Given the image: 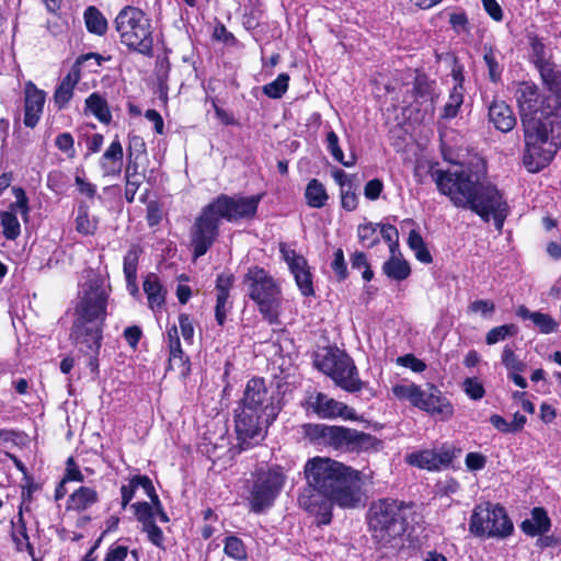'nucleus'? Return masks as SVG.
Returning <instances> with one entry per match:
<instances>
[{"mask_svg": "<svg viewBox=\"0 0 561 561\" xmlns=\"http://www.w3.org/2000/svg\"><path fill=\"white\" fill-rule=\"evenodd\" d=\"M416 408L442 421L448 420L454 413L450 402L434 386H427L422 390V397Z\"/></svg>", "mask_w": 561, "mask_h": 561, "instance_id": "16", "label": "nucleus"}, {"mask_svg": "<svg viewBox=\"0 0 561 561\" xmlns=\"http://www.w3.org/2000/svg\"><path fill=\"white\" fill-rule=\"evenodd\" d=\"M123 147L118 139L112 141L101 157L100 164L105 175H114L121 172L123 165Z\"/></svg>", "mask_w": 561, "mask_h": 561, "instance_id": "24", "label": "nucleus"}, {"mask_svg": "<svg viewBox=\"0 0 561 561\" xmlns=\"http://www.w3.org/2000/svg\"><path fill=\"white\" fill-rule=\"evenodd\" d=\"M397 364L402 367L410 368L412 371L422 373L425 370L426 365L412 354H407L397 358Z\"/></svg>", "mask_w": 561, "mask_h": 561, "instance_id": "57", "label": "nucleus"}, {"mask_svg": "<svg viewBox=\"0 0 561 561\" xmlns=\"http://www.w3.org/2000/svg\"><path fill=\"white\" fill-rule=\"evenodd\" d=\"M436 488L437 494L443 496H450L459 491L460 485L455 479L447 478L445 480L439 481Z\"/></svg>", "mask_w": 561, "mask_h": 561, "instance_id": "62", "label": "nucleus"}, {"mask_svg": "<svg viewBox=\"0 0 561 561\" xmlns=\"http://www.w3.org/2000/svg\"><path fill=\"white\" fill-rule=\"evenodd\" d=\"M533 323L543 334H549L558 329V323L547 313L536 311Z\"/></svg>", "mask_w": 561, "mask_h": 561, "instance_id": "49", "label": "nucleus"}, {"mask_svg": "<svg viewBox=\"0 0 561 561\" xmlns=\"http://www.w3.org/2000/svg\"><path fill=\"white\" fill-rule=\"evenodd\" d=\"M274 408L270 412L240 405L236 411V432L242 448L264 438L266 426L275 419Z\"/></svg>", "mask_w": 561, "mask_h": 561, "instance_id": "12", "label": "nucleus"}, {"mask_svg": "<svg viewBox=\"0 0 561 561\" xmlns=\"http://www.w3.org/2000/svg\"><path fill=\"white\" fill-rule=\"evenodd\" d=\"M382 272L388 278L402 282L410 276L411 267L400 251L390 252V257L382 264Z\"/></svg>", "mask_w": 561, "mask_h": 561, "instance_id": "25", "label": "nucleus"}, {"mask_svg": "<svg viewBox=\"0 0 561 561\" xmlns=\"http://www.w3.org/2000/svg\"><path fill=\"white\" fill-rule=\"evenodd\" d=\"M220 218L206 205L191 228V247L195 257L206 254L219 234Z\"/></svg>", "mask_w": 561, "mask_h": 561, "instance_id": "13", "label": "nucleus"}, {"mask_svg": "<svg viewBox=\"0 0 561 561\" xmlns=\"http://www.w3.org/2000/svg\"><path fill=\"white\" fill-rule=\"evenodd\" d=\"M142 530L147 534L150 542L160 547L163 542L162 530L156 525L154 520L142 525Z\"/></svg>", "mask_w": 561, "mask_h": 561, "instance_id": "61", "label": "nucleus"}, {"mask_svg": "<svg viewBox=\"0 0 561 561\" xmlns=\"http://www.w3.org/2000/svg\"><path fill=\"white\" fill-rule=\"evenodd\" d=\"M139 260V250L136 247L130 248L124 256V274L126 283L134 285L137 278V265Z\"/></svg>", "mask_w": 561, "mask_h": 561, "instance_id": "43", "label": "nucleus"}, {"mask_svg": "<svg viewBox=\"0 0 561 561\" xmlns=\"http://www.w3.org/2000/svg\"><path fill=\"white\" fill-rule=\"evenodd\" d=\"M379 228H380L379 233L389 243L390 252H398L399 251V243H398V230H397V228L394 226H392V225H382Z\"/></svg>", "mask_w": 561, "mask_h": 561, "instance_id": "53", "label": "nucleus"}, {"mask_svg": "<svg viewBox=\"0 0 561 561\" xmlns=\"http://www.w3.org/2000/svg\"><path fill=\"white\" fill-rule=\"evenodd\" d=\"M290 272L293 273L296 284L299 287L301 294L304 296L312 295L313 286L307 261L305 262V264L299 265V267H296Z\"/></svg>", "mask_w": 561, "mask_h": 561, "instance_id": "39", "label": "nucleus"}, {"mask_svg": "<svg viewBox=\"0 0 561 561\" xmlns=\"http://www.w3.org/2000/svg\"><path fill=\"white\" fill-rule=\"evenodd\" d=\"M484 61L489 69L490 79L493 82L499 81L501 78L502 68L499 66V62L493 50L490 49L484 54Z\"/></svg>", "mask_w": 561, "mask_h": 561, "instance_id": "60", "label": "nucleus"}, {"mask_svg": "<svg viewBox=\"0 0 561 561\" xmlns=\"http://www.w3.org/2000/svg\"><path fill=\"white\" fill-rule=\"evenodd\" d=\"M494 310L495 305L491 300L485 299L474 300L468 307L469 312L480 313L482 317L485 318L491 317Z\"/></svg>", "mask_w": 561, "mask_h": 561, "instance_id": "51", "label": "nucleus"}, {"mask_svg": "<svg viewBox=\"0 0 561 561\" xmlns=\"http://www.w3.org/2000/svg\"><path fill=\"white\" fill-rule=\"evenodd\" d=\"M305 198L308 206L312 208H322L327 204L329 195L324 185L317 179H313L307 184Z\"/></svg>", "mask_w": 561, "mask_h": 561, "instance_id": "32", "label": "nucleus"}, {"mask_svg": "<svg viewBox=\"0 0 561 561\" xmlns=\"http://www.w3.org/2000/svg\"><path fill=\"white\" fill-rule=\"evenodd\" d=\"M249 297L256 304L259 312L271 324L278 323L282 310V289L268 272L259 266L250 267L244 275Z\"/></svg>", "mask_w": 561, "mask_h": 561, "instance_id": "6", "label": "nucleus"}, {"mask_svg": "<svg viewBox=\"0 0 561 561\" xmlns=\"http://www.w3.org/2000/svg\"><path fill=\"white\" fill-rule=\"evenodd\" d=\"M307 403L312 411L322 419L343 417L346 420H353L355 417L353 409L348 408L343 402L329 398L322 392L309 394Z\"/></svg>", "mask_w": 561, "mask_h": 561, "instance_id": "15", "label": "nucleus"}, {"mask_svg": "<svg viewBox=\"0 0 561 561\" xmlns=\"http://www.w3.org/2000/svg\"><path fill=\"white\" fill-rule=\"evenodd\" d=\"M73 144V137L69 133L59 134L55 139L56 147L69 158H73L76 154Z\"/></svg>", "mask_w": 561, "mask_h": 561, "instance_id": "55", "label": "nucleus"}, {"mask_svg": "<svg viewBox=\"0 0 561 561\" xmlns=\"http://www.w3.org/2000/svg\"><path fill=\"white\" fill-rule=\"evenodd\" d=\"M485 164L481 159L468 164H457L447 170H435L432 179L438 192L454 206L470 209L483 221L493 218L501 231L508 214V206L495 185L485 180Z\"/></svg>", "mask_w": 561, "mask_h": 561, "instance_id": "3", "label": "nucleus"}, {"mask_svg": "<svg viewBox=\"0 0 561 561\" xmlns=\"http://www.w3.org/2000/svg\"><path fill=\"white\" fill-rule=\"evenodd\" d=\"M408 244L410 249L414 252L415 257L424 263L430 264L432 262V255L426 248V244L421 237V234L416 230H411L408 238Z\"/></svg>", "mask_w": 561, "mask_h": 561, "instance_id": "37", "label": "nucleus"}, {"mask_svg": "<svg viewBox=\"0 0 561 561\" xmlns=\"http://www.w3.org/2000/svg\"><path fill=\"white\" fill-rule=\"evenodd\" d=\"M80 80V69L79 65H76L71 68L68 75L61 80L60 84L57 87L54 101L59 108L65 107L68 102L71 100L73 95V89L76 84Z\"/></svg>", "mask_w": 561, "mask_h": 561, "instance_id": "23", "label": "nucleus"}, {"mask_svg": "<svg viewBox=\"0 0 561 561\" xmlns=\"http://www.w3.org/2000/svg\"><path fill=\"white\" fill-rule=\"evenodd\" d=\"M134 508V513L138 522L141 525L148 524L154 520V506L153 504H149L147 502H137L131 505Z\"/></svg>", "mask_w": 561, "mask_h": 561, "instance_id": "48", "label": "nucleus"}, {"mask_svg": "<svg viewBox=\"0 0 561 561\" xmlns=\"http://www.w3.org/2000/svg\"><path fill=\"white\" fill-rule=\"evenodd\" d=\"M422 388L415 383L407 382L392 387L393 396L399 400H408L412 405L417 407L422 397Z\"/></svg>", "mask_w": 561, "mask_h": 561, "instance_id": "36", "label": "nucleus"}, {"mask_svg": "<svg viewBox=\"0 0 561 561\" xmlns=\"http://www.w3.org/2000/svg\"><path fill=\"white\" fill-rule=\"evenodd\" d=\"M2 233L8 240H15L21 233V225L12 211H0Z\"/></svg>", "mask_w": 561, "mask_h": 561, "instance_id": "38", "label": "nucleus"}, {"mask_svg": "<svg viewBox=\"0 0 561 561\" xmlns=\"http://www.w3.org/2000/svg\"><path fill=\"white\" fill-rule=\"evenodd\" d=\"M142 288L147 296L149 308L153 312L161 311L165 302L167 290L158 276L153 273L148 274L144 280Z\"/></svg>", "mask_w": 561, "mask_h": 561, "instance_id": "22", "label": "nucleus"}, {"mask_svg": "<svg viewBox=\"0 0 561 561\" xmlns=\"http://www.w3.org/2000/svg\"><path fill=\"white\" fill-rule=\"evenodd\" d=\"M98 229V220L90 218L85 207H79L76 218V230L84 236H92Z\"/></svg>", "mask_w": 561, "mask_h": 561, "instance_id": "41", "label": "nucleus"}, {"mask_svg": "<svg viewBox=\"0 0 561 561\" xmlns=\"http://www.w3.org/2000/svg\"><path fill=\"white\" fill-rule=\"evenodd\" d=\"M25 93V108H24V125L27 127H35L42 116L46 94L39 90L32 81H27L24 88Z\"/></svg>", "mask_w": 561, "mask_h": 561, "instance_id": "18", "label": "nucleus"}, {"mask_svg": "<svg viewBox=\"0 0 561 561\" xmlns=\"http://www.w3.org/2000/svg\"><path fill=\"white\" fill-rule=\"evenodd\" d=\"M114 24L123 45L141 55H152V25L141 9L133 5L124 7L115 18Z\"/></svg>", "mask_w": 561, "mask_h": 561, "instance_id": "7", "label": "nucleus"}, {"mask_svg": "<svg viewBox=\"0 0 561 561\" xmlns=\"http://www.w3.org/2000/svg\"><path fill=\"white\" fill-rule=\"evenodd\" d=\"M110 294L111 286L106 278L89 271L81 286L71 337L77 344H84L94 355L101 347Z\"/></svg>", "mask_w": 561, "mask_h": 561, "instance_id": "4", "label": "nucleus"}, {"mask_svg": "<svg viewBox=\"0 0 561 561\" xmlns=\"http://www.w3.org/2000/svg\"><path fill=\"white\" fill-rule=\"evenodd\" d=\"M286 476L280 467L260 469L250 489L249 504L254 513H261L273 505L282 492Z\"/></svg>", "mask_w": 561, "mask_h": 561, "instance_id": "10", "label": "nucleus"}, {"mask_svg": "<svg viewBox=\"0 0 561 561\" xmlns=\"http://www.w3.org/2000/svg\"><path fill=\"white\" fill-rule=\"evenodd\" d=\"M379 225L367 222L359 225L357 228V236L363 247L371 248L379 241Z\"/></svg>", "mask_w": 561, "mask_h": 561, "instance_id": "42", "label": "nucleus"}, {"mask_svg": "<svg viewBox=\"0 0 561 561\" xmlns=\"http://www.w3.org/2000/svg\"><path fill=\"white\" fill-rule=\"evenodd\" d=\"M307 434L312 438H321L324 444L343 451H366L377 445V439L370 434L342 426L308 425Z\"/></svg>", "mask_w": 561, "mask_h": 561, "instance_id": "8", "label": "nucleus"}, {"mask_svg": "<svg viewBox=\"0 0 561 561\" xmlns=\"http://www.w3.org/2000/svg\"><path fill=\"white\" fill-rule=\"evenodd\" d=\"M358 204V197L353 186L343 187L341 190V205L347 211L356 209Z\"/></svg>", "mask_w": 561, "mask_h": 561, "instance_id": "56", "label": "nucleus"}, {"mask_svg": "<svg viewBox=\"0 0 561 561\" xmlns=\"http://www.w3.org/2000/svg\"><path fill=\"white\" fill-rule=\"evenodd\" d=\"M316 364L345 391L357 392L364 387L352 358L340 351L328 352L322 358L317 359Z\"/></svg>", "mask_w": 561, "mask_h": 561, "instance_id": "11", "label": "nucleus"}, {"mask_svg": "<svg viewBox=\"0 0 561 561\" xmlns=\"http://www.w3.org/2000/svg\"><path fill=\"white\" fill-rule=\"evenodd\" d=\"M126 179L127 180H126L125 197L128 202H133L135 198V194H136L139 185L142 182V175L137 172L129 173L127 171Z\"/></svg>", "mask_w": 561, "mask_h": 561, "instance_id": "52", "label": "nucleus"}, {"mask_svg": "<svg viewBox=\"0 0 561 561\" xmlns=\"http://www.w3.org/2000/svg\"><path fill=\"white\" fill-rule=\"evenodd\" d=\"M279 250L290 271L299 267L301 264H305V257L297 254L294 250L287 248L286 245L282 244Z\"/></svg>", "mask_w": 561, "mask_h": 561, "instance_id": "59", "label": "nucleus"}, {"mask_svg": "<svg viewBox=\"0 0 561 561\" xmlns=\"http://www.w3.org/2000/svg\"><path fill=\"white\" fill-rule=\"evenodd\" d=\"M85 108L101 123L108 124L112 119L108 104L99 93H92L88 96L85 100Z\"/></svg>", "mask_w": 561, "mask_h": 561, "instance_id": "33", "label": "nucleus"}, {"mask_svg": "<svg viewBox=\"0 0 561 561\" xmlns=\"http://www.w3.org/2000/svg\"><path fill=\"white\" fill-rule=\"evenodd\" d=\"M12 193L15 197V202L10 204L7 211H12L15 215L16 211H20L23 219L26 221L30 213L28 198L22 187H12Z\"/></svg>", "mask_w": 561, "mask_h": 561, "instance_id": "44", "label": "nucleus"}, {"mask_svg": "<svg viewBox=\"0 0 561 561\" xmlns=\"http://www.w3.org/2000/svg\"><path fill=\"white\" fill-rule=\"evenodd\" d=\"M84 22L88 31L95 35H104L107 31V21L95 7H89L84 11Z\"/></svg>", "mask_w": 561, "mask_h": 561, "instance_id": "34", "label": "nucleus"}, {"mask_svg": "<svg viewBox=\"0 0 561 561\" xmlns=\"http://www.w3.org/2000/svg\"><path fill=\"white\" fill-rule=\"evenodd\" d=\"M260 201L261 195L231 197L222 194L209 203V205L220 219L237 221L254 217Z\"/></svg>", "mask_w": 561, "mask_h": 561, "instance_id": "14", "label": "nucleus"}, {"mask_svg": "<svg viewBox=\"0 0 561 561\" xmlns=\"http://www.w3.org/2000/svg\"><path fill=\"white\" fill-rule=\"evenodd\" d=\"M230 309L231 302L229 301V296L217 294L215 318L219 325H222L225 323L227 313L229 312Z\"/></svg>", "mask_w": 561, "mask_h": 561, "instance_id": "50", "label": "nucleus"}, {"mask_svg": "<svg viewBox=\"0 0 561 561\" xmlns=\"http://www.w3.org/2000/svg\"><path fill=\"white\" fill-rule=\"evenodd\" d=\"M412 504L396 500H381L370 507L369 527L376 541L388 545L401 537L409 520L413 519Z\"/></svg>", "mask_w": 561, "mask_h": 561, "instance_id": "5", "label": "nucleus"}, {"mask_svg": "<svg viewBox=\"0 0 561 561\" xmlns=\"http://www.w3.org/2000/svg\"><path fill=\"white\" fill-rule=\"evenodd\" d=\"M502 364L508 370V377L516 386L523 389L527 387L526 379L519 374L525 369V364L516 357L512 347L507 345L502 352Z\"/></svg>", "mask_w": 561, "mask_h": 561, "instance_id": "27", "label": "nucleus"}, {"mask_svg": "<svg viewBox=\"0 0 561 561\" xmlns=\"http://www.w3.org/2000/svg\"><path fill=\"white\" fill-rule=\"evenodd\" d=\"M138 488H141L145 494L150 499L154 493V488L151 480L146 476L134 477L128 484L121 488L122 506L126 507L135 495Z\"/></svg>", "mask_w": 561, "mask_h": 561, "instance_id": "29", "label": "nucleus"}, {"mask_svg": "<svg viewBox=\"0 0 561 561\" xmlns=\"http://www.w3.org/2000/svg\"><path fill=\"white\" fill-rule=\"evenodd\" d=\"M289 79L287 73H279L274 81L263 85V93L271 99H280L288 90Z\"/></svg>", "mask_w": 561, "mask_h": 561, "instance_id": "40", "label": "nucleus"}, {"mask_svg": "<svg viewBox=\"0 0 561 561\" xmlns=\"http://www.w3.org/2000/svg\"><path fill=\"white\" fill-rule=\"evenodd\" d=\"M225 553L234 560H244L247 550L241 539L230 536L225 540Z\"/></svg>", "mask_w": 561, "mask_h": 561, "instance_id": "47", "label": "nucleus"}, {"mask_svg": "<svg viewBox=\"0 0 561 561\" xmlns=\"http://www.w3.org/2000/svg\"><path fill=\"white\" fill-rule=\"evenodd\" d=\"M465 392L473 400L482 399L484 396V388L481 381L477 378H467L463 381Z\"/></svg>", "mask_w": 561, "mask_h": 561, "instance_id": "54", "label": "nucleus"}, {"mask_svg": "<svg viewBox=\"0 0 561 561\" xmlns=\"http://www.w3.org/2000/svg\"><path fill=\"white\" fill-rule=\"evenodd\" d=\"M525 138L523 162L529 172L546 168L561 146V99L531 81L513 85Z\"/></svg>", "mask_w": 561, "mask_h": 561, "instance_id": "1", "label": "nucleus"}, {"mask_svg": "<svg viewBox=\"0 0 561 561\" xmlns=\"http://www.w3.org/2000/svg\"><path fill=\"white\" fill-rule=\"evenodd\" d=\"M327 149L330 151L332 157L340 163H342L345 167H352L355 163V159L351 158V160L345 161L344 160V153L339 145V137L337 135L331 130L327 134Z\"/></svg>", "mask_w": 561, "mask_h": 561, "instance_id": "45", "label": "nucleus"}, {"mask_svg": "<svg viewBox=\"0 0 561 561\" xmlns=\"http://www.w3.org/2000/svg\"><path fill=\"white\" fill-rule=\"evenodd\" d=\"M304 473L307 488L298 502L319 525L331 523L334 505L347 510L364 505L359 471L331 458L313 457L306 462Z\"/></svg>", "mask_w": 561, "mask_h": 561, "instance_id": "2", "label": "nucleus"}, {"mask_svg": "<svg viewBox=\"0 0 561 561\" xmlns=\"http://www.w3.org/2000/svg\"><path fill=\"white\" fill-rule=\"evenodd\" d=\"M179 324L184 341L187 344H192L194 339V327L190 316L186 313H181L179 316Z\"/></svg>", "mask_w": 561, "mask_h": 561, "instance_id": "58", "label": "nucleus"}, {"mask_svg": "<svg viewBox=\"0 0 561 561\" xmlns=\"http://www.w3.org/2000/svg\"><path fill=\"white\" fill-rule=\"evenodd\" d=\"M383 188V184L380 180L374 179L366 183L364 187V195L369 201H376Z\"/></svg>", "mask_w": 561, "mask_h": 561, "instance_id": "63", "label": "nucleus"}, {"mask_svg": "<svg viewBox=\"0 0 561 561\" xmlns=\"http://www.w3.org/2000/svg\"><path fill=\"white\" fill-rule=\"evenodd\" d=\"M407 461L410 465L415 466L420 469L438 471L442 468H446L451 463L453 454L444 448L425 449L408 455Z\"/></svg>", "mask_w": 561, "mask_h": 561, "instance_id": "17", "label": "nucleus"}, {"mask_svg": "<svg viewBox=\"0 0 561 561\" xmlns=\"http://www.w3.org/2000/svg\"><path fill=\"white\" fill-rule=\"evenodd\" d=\"M547 92L554 93L561 99V72L554 69L549 60L536 65Z\"/></svg>", "mask_w": 561, "mask_h": 561, "instance_id": "28", "label": "nucleus"}, {"mask_svg": "<svg viewBox=\"0 0 561 561\" xmlns=\"http://www.w3.org/2000/svg\"><path fill=\"white\" fill-rule=\"evenodd\" d=\"M98 502V493L88 486H80L67 501V510L81 512Z\"/></svg>", "mask_w": 561, "mask_h": 561, "instance_id": "30", "label": "nucleus"}, {"mask_svg": "<svg viewBox=\"0 0 561 561\" xmlns=\"http://www.w3.org/2000/svg\"><path fill=\"white\" fill-rule=\"evenodd\" d=\"M522 530L529 536H539L550 528V519L547 512L541 507L531 511L530 518L525 519L520 525Z\"/></svg>", "mask_w": 561, "mask_h": 561, "instance_id": "26", "label": "nucleus"}, {"mask_svg": "<svg viewBox=\"0 0 561 561\" xmlns=\"http://www.w3.org/2000/svg\"><path fill=\"white\" fill-rule=\"evenodd\" d=\"M517 333V328L514 324H503L491 329L485 336V342L489 345L496 344L504 341L507 336H513Z\"/></svg>", "mask_w": 561, "mask_h": 561, "instance_id": "46", "label": "nucleus"}, {"mask_svg": "<svg viewBox=\"0 0 561 561\" xmlns=\"http://www.w3.org/2000/svg\"><path fill=\"white\" fill-rule=\"evenodd\" d=\"M267 390L264 380L262 378H252L247 383L240 405L267 412Z\"/></svg>", "mask_w": 561, "mask_h": 561, "instance_id": "20", "label": "nucleus"}, {"mask_svg": "<svg viewBox=\"0 0 561 561\" xmlns=\"http://www.w3.org/2000/svg\"><path fill=\"white\" fill-rule=\"evenodd\" d=\"M469 531L478 537L504 538L512 534L513 524L499 504L479 503L472 510Z\"/></svg>", "mask_w": 561, "mask_h": 561, "instance_id": "9", "label": "nucleus"}, {"mask_svg": "<svg viewBox=\"0 0 561 561\" xmlns=\"http://www.w3.org/2000/svg\"><path fill=\"white\" fill-rule=\"evenodd\" d=\"M129 550L125 546H112L108 548L104 561H126Z\"/></svg>", "mask_w": 561, "mask_h": 561, "instance_id": "64", "label": "nucleus"}, {"mask_svg": "<svg viewBox=\"0 0 561 561\" xmlns=\"http://www.w3.org/2000/svg\"><path fill=\"white\" fill-rule=\"evenodd\" d=\"M454 79L456 81L455 87L453 91L449 94L448 101L446 102L444 110H443V117L444 118H454L460 105L463 102V93H462V84L461 80H459V72H457L455 69L453 70Z\"/></svg>", "mask_w": 561, "mask_h": 561, "instance_id": "31", "label": "nucleus"}, {"mask_svg": "<svg viewBox=\"0 0 561 561\" xmlns=\"http://www.w3.org/2000/svg\"><path fill=\"white\" fill-rule=\"evenodd\" d=\"M12 539L15 543L18 551L27 550L30 554H33V547L30 542L22 512L19 513L18 522L13 523Z\"/></svg>", "mask_w": 561, "mask_h": 561, "instance_id": "35", "label": "nucleus"}, {"mask_svg": "<svg viewBox=\"0 0 561 561\" xmlns=\"http://www.w3.org/2000/svg\"><path fill=\"white\" fill-rule=\"evenodd\" d=\"M165 342L169 348V367L186 377L191 371L190 360L182 350L176 325L168 328Z\"/></svg>", "mask_w": 561, "mask_h": 561, "instance_id": "19", "label": "nucleus"}, {"mask_svg": "<svg viewBox=\"0 0 561 561\" xmlns=\"http://www.w3.org/2000/svg\"><path fill=\"white\" fill-rule=\"evenodd\" d=\"M489 119L502 133L511 131L516 125L513 110L504 101H493L489 107Z\"/></svg>", "mask_w": 561, "mask_h": 561, "instance_id": "21", "label": "nucleus"}]
</instances>
